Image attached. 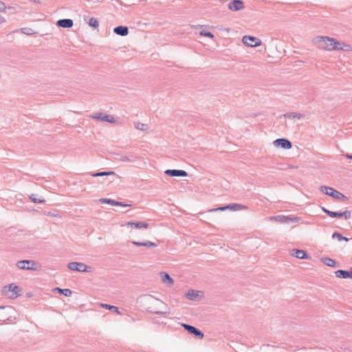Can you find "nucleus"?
<instances>
[{
    "label": "nucleus",
    "mask_w": 352,
    "mask_h": 352,
    "mask_svg": "<svg viewBox=\"0 0 352 352\" xmlns=\"http://www.w3.org/2000/svg\"><path fill=\"white\" fill-rule=\"evenodd\" d=\"M312 42L317 48L324 51H352L351 45L327 36H316Z\"/></svg>",
    "instance_id": "nucleus-1"
},
{
    "label": "nucleus",
    "mask_w": 352,
    "mask_h": 352,
    "mask_svg": "<svg viewBox=\"0 0 352 352\" xmlns=\"http://www.w3.org/2000/svg\"><path fill=\"white\" fill-rule=\"evenodd\" d=\"M21 289L15 284L12 283L2 289V294L8 298L14 299L21 295Z\"/></svg>",
    "instance_id": "nucleus-2"
},
{
    "label": "nucleus",
    "mask_w": 352,
    "mask_h": 352,
    "mask_svg": "<svg viewBox=\"0 0 352 352\" xmlns=\"http://www.w3.org/2000/svg\"><path fill=\"white\" fill-rule=\"evenodd\" d=\"M320 190L322 192H324V194L331 196L336 199L340 200V199L344 198V196L342 193H340V192L333 189V188H330V187H327V186H321Z\"/></svg>",
    "instance_id": "nucleus-3"
},
{
    "label": "nucleus",
    "mask_w": 352,
    "mask_h": 352,
    "mask_svg": "<svg viewBox=\"0 0 352 352\" xmlns=\"http://www.w3.org/2000/svg\"><path fill=\"white\" fill-rule=\"evenodd\" d=\"M242 42L249 47H258L261 45V41L258 38L252 36H244Z\"/></svg>",
    "instance_id": "nucleus-4"
},
{
    "label": "nucleus",
    "mask_w": 352,
    "mask_h": 352,
    "mask_svg": "<svg viewBox=\"0 0 352 352\" xmlns=\"http://www.w3.org/2000/svg\"><path fill=\"white\" fill-rule=\"evenodd\" d=\"M68 267L71 270L78 272H91V267L87 266L82 263L72 262L68 264Z\"/></svg>",
    "instance_id": "nucleus-5"
},
{
    "label": "nucleus",
    "mask_w": 352,
    "mask_h": 352,
    "mask_svg": "<svg viewBox=\"0 0 352 352\" xmlns=\"http://www.w3.org/2000/svg\"><path fill=\"white\" fill-rule=\"evenodd\" d=\"M16 265L19 269L22 270H37L36 264L33 261H21L17 263Z\"/></svg>",
    "instance_id": "nucleus-6"
},
{
    "label": "nucleus",
    "mask_w": 352,
    "mask_h": 352,
    "mask_svg": "<svg viewBox=\"0 0 352 352\" xmlns=\"http://www.w3.org/2000/svg\"><path fill=\"white\" fill-rule=\"evenodd\" d=\"M322 210L331 217H344L346 219H348L351 217V212L348 210L342 212H335L330 211L324 208H322Z\"/></svg>",
    "instance_id": "nucleus-7"
},
{
    "label": "nucleus",
    "mask_w": 352,
    "mask_h": 352,
    "mask_svg": "<svg viewBox=\"0 0 352 352\" xmlns=\"http://www.w3.org/2000/svg\"><path fill=\"white\" fill-rule=\"evenodd\" d=\"M126 226L131 228L148 229L149 224L144 221H128Z\"/></svg>",
    "instance_id": "nucleus-8"
},
{
    "label": "nucleus",
    "mask_w": 352,
    "mask_h": 352,
    "mask_svg": "<svg viewBox=\"0 0 352 352\" xmlns=\"http://www.w3.org/2000/svg\"><path fill=\"white\" fill-rule=\"evenodd\" d=\"M274 146L289 149L292 147L291 142L286 139H277L273 142Z\"/></svg>",
    "instance_id": "nucleus-9"
},
{
    "label": "nucleus",
    "mask_w": 352,
    "mask_h": 352,
    "mask_svg": "<svg viewBox=\"0 0 352 352\" xmlns=\"http://www.w3.org/2000/svg\"><path fill=\"white\" fill-rule=\"evenodd\" d=\"M228 8L232 11H239L244 8L243 3L241 0H234L228 5Z\"/></svg>",
    "instance_id": "nucleus-10"
},
{
    "label": "nucleus",
    "mask_w": 352,
    "mask_h": 352,
    "mask_svg": "<svg viewBox=\"0 0 352 352\" xmlns=\"http://www.w3.org/2000/svg\"><path fill=\"white\" fill-rule=\"evenodd\" d=\"M91 118L94 119L99 120L106 121V122H108L110 123L116 122V120L114 119V118L113 116H109L107 114L97 113L94 116H92Z\"/></svg>",
    "instance_id": "nucleus-11"
},
{
    "label": "nucleus",
    "mask_w": 352,
    "mask_h": 352,
    "mask_svg": "<svg viewBox=\"0 0 352 352\" xmlns=\"http://www.w3.org/2000/svg\"><path fill=\"white\" fill-rule=\"evenodd\" d=\"M13 312L11 308L0 307V321L6 322L10 320L8 314Z\"/></svg>",
    "instance_id": "nucleus-12"
},
{
    "label": "nucleus",
    "mask_w": 352,
    "mask_h": 352,
    "mask_svg": "<svg viewBox=\"0 0 352 352\" xmlns=\"http://www.w3.org/2000/svg\"><path fill=\"white\" fill-rule=\"evenodd\" d=\"M182 326L185 329L188 331L190 333L198 336L199 338L202 339L204 338V333L195 327L186 324H183Z\"/></svg>",
    "instance_id": "nucleus-13"
},
{
    "label": "nucleus",
    "mask_w": 352,
    "mask_h": 352,
    "mask_svg": "<svg viewBox=\"0 0 352 352\" xmlns=\"http://www.w3.org/2000/svg\"><path fill=\"white\" fill-rule=\"evenodd\" d=\"M165 173L170 177H186L187 173L182 170H166Z\"/></svg>",
    "instance_id": "nucleus-14"
},
{
    "label": "nucleus",
    "mask_w": 352,
    "mask_h": 352,
    "mask_svg": "<svg viewBox=\"0 0 352 352\" xmlns=\"http://www.w3.org/2000/svg\"><path fill=\"white\" fill-rule=\"evenodd\" d=\"M56 24L58 27H61V28H69L73 26L74 23L72 19H65L58 20L57 21Z\"/></svg>",
    "instance_id": "nucleus-15"
},
{
    "label": "nucleus",
    "mask_w": 352,
    "mask_h": 352,
    "mask_svg": "<svg viewBox=\"0 0 352 352\" xmlns=\"http://www.w3.org/2000/svg\"><path fill=\"white\" fill-rule=\"evenodd\" d=\"M160 277L162 282L168 286H172L174 283L173 279L166 272H161Z\"/></svg>",
    "instance_id": "nucleus-16"
},
{
    "label": "nucleus",
    "mask_w": 352,
    "mask_h": 352,
    "mask_svg": "<svg viewBox=\"0 0 352 352\" xmlns=\"http://www.w3.org/2000/svg\"><path fill=\"white\" fill-rule=\"evenodd\" d=\"M336 275L338 278H352V268L349 271L338 270L336 272Z\"/></svg>",
    "instance_id": "nucleus-17"
},
{
    "label": "nucleus",
    "mask_w": 352,
    "mask_h": 352,
    "mask_svg": "<svg viewBox=\"0 0 352 352\" xmlns=\"http://www.w3.org/2000/svg\"><path fill=\"white\" fill-rule=\"evenodd\" d=\"M270 221H276L278 223H286L291 220L290 218L284 215H278L274 217H271L270 218Z\"/></svg>",
    "instance_id": "nucleus-18"
},
{
    "label": "nucleus",
    "mask_w": 352,
    "mask_h": 352,
    "mask_svg": "<svg viewBox=\"0 0 352 352\" xmlns=\"http://www.w3.org/2000/svg\"><path fill=\"white\" fill-rule=\"evenodd\" d=\"M243 208H245V206H243L240 204H235L233 205H228V206H226L224 207H220L219 208L214 209V210H224L226 209H232L234 210H241Z\"/></svg>",
    "instance_id": "nucleus-19"
},
{
    "label": "nucleus",
    "mask_w": 352,
    "mask_h": 352,
    "mask_svg": "<svg viewBox=\"0 0 352 352\" xmlns=\"http://www.w3.org/2000/svg\"><path fill=\"white\" fill-rule=\"evenodd\" d=\"M113 31L116 34L121 36H126L129 33L128 28L123 26H118L114 28Z\"/></svg>",
    "instance_id": "nucleus-20"
},
{
    "label": "nucleus",
    "mask_w": 352,
    "mask_h": 352,
    "mask_svg": "<svg viewBox=\"0 0 352 352\" xmlns=\"http://www.w3.org/2000/svg\"><path fill=\"white\" fill-rule=\"evenodd\" d=\"M292 255L298 258H307L308 256L304 250H293Z\"/></svg>",
    "instance_id": "nucleus-21"
},
{
    "label": "nucleus",
    "mask_w": 352,
    "mask_h": 352,
    "mask_svg": "<svg viewBox=\"0 0 352 352\" xmlns=\"http://www.w3.org/2000/svg\"><path fill=\"white\" fill-rule=\"evenodd\" d=\"M53 292H58L59 294H63L65 296H70L72 294V291L69 289H60L56 287L53 289Z\"/></svg>",
    "instance_id": "nucleus-22"
},
{
    "label": "nucleus",
    "mask_w": 352,
    "mask_h": 352,
    "mask_svg": "<svg viewBox=\"0 0 352 352\" xmlns=\"http://www.w3.org/2000/svg\"><path fill=\"white\" fill-rule=\"evenodd\" d=\"M199 292L191 289L186 293V296L190 300H195L199 296Z\"/></svg>",
    "instance_id": "nucleus-23"
},
{
    "label": "nucleus",
    "mask_w": 352,
    "mask_h": 352,
    "mask_svg": "<svg viewBox=\"0 0 352 352\" xmlns=\"http://www.w3.org/2000/svg\"><path fill=\"white\" fill-rule=\"evenodd\" d=\"M100 201L101 203H106V204H109L113 205V206H124V204H122L120 202H118V201H114L113 199H100Z\"/></svg>",
    "instance_id": "nucleus-24"
},
{
    "label": "nucleus",
    "mask_w": 352,
    "mask_h": 352,
    "mask_svg": "<svg viewBox=\"0 0 352 352\" xmlns=\"http://www.w3.org/2000/svg\"><path fill=\"white\" fill-rule=\"evenodd\" d=\"M133 244L137 246H145V247H156V244L155 243L147 241L144 243H140L138 241H133Z\"/></svg>",
    "instance_id": "nucleus-25"
},
{
    "label": "nucleus",
    "mask_w": 352,
    "mask_h": 352,
    "mask_svg": "<svg viewBox=\"0 0 352 352\" xmlns=\"http://www.w3.org/2000/svg\"><path fill=\"white\" fill-rule=\"evenodd\" d=\"M100 306L103 308H105L107 309H109V310H113L115 312H116L118 314H120L119 310H118V308L116 306H113V305H107V304H100Z\"/></svg>",
    "instance_id": "nucleus-26"
},
{
    "label": "nucleus",
    "mask_w": 352,
    "mask_h": 352,
    "mask_svg": "<svg viewBox=\"0 0 352 352\" xmlns=\"http://www.w3.org/2000/svg\"><path fill=\"white\" fill-rule=\"evenodd\" d=\"M89 25L91 27L96 28L98 26V21L96 18H91L89 20Z\"/></svg>",
    "instance_id": "nucleus-27"
},
{
    "label": "nucleus",
    "mask_w": 352,
    "mask_h": 352,
    "mask_svg": "<svg viewBox=\"0 0 352 352\" xmlns=\"http://www.w3.org/2000/svg\"><path fill=\"white\" fill-rule=\"evenodd\" d=\"M324 263L327 265L331 266V267H334L336 265V262L333 259H331V258H325L324 260Z\"/></svg>",
    "instance_id": "nucleus-28"
},
{
    "label": "nucleus",
    "mask_w": 352,
    "mask_h": 352,
    "mask_svg": "<svg viewBox=\"0 0 352 352\" xmlns=\"http://www.w3.org/2000/svg\"><path fill=\"white\" fill-rule=\"evenodd\" d=\"M113 174H114L113 172L110 171V172L97 173L92 174L91 175L93 177H100V176H103V175H113Z\"/></svg>",
    "instance_id": "nucleus-29"
},
{
    "label": "nucleus",
    "mask_w": 352,
    "mask_h": 352,
    "mask_svg": "<svg viewBox=\"0 0 352 352\" xmlns=\"http://www.w3.org/2000/svg\"><path fill=\"white\" fill-rule=\"evenodd\" d=\"M135 127L138 130L144 131L147 129V125L143 123L138 122Z\"/></svg>",
    "instance_id": "nucleus-30"
},
{
    "label": "nucleus",
    "mask_w": 352,
    "mask_h": 352,
    "mask_svg": "<svg viewBox=\"0 0 352 352\" xmlns=\"http://www.w3.org/2000/svg\"><path fill=\"white\" fill-rule=\"evenodd\" d=\"M199 34L201 36H207V37H209L210 38H214V35L211 32H210L201 31V32H200Z\"/></svg>",
    "instance_id": "nucleus-31"
},
{
    "label": "nucleus",
    "mask_w": 352,
    "mask_h": 352,
    "mask_svg": "<svg viewBox=\"0 0 352 352\" xmlns=\"http://www.w3.org/2000/svg\"><path fill=\"white\" fill-rule=\"evenodd\" d=\"M333 237H337L339 240L344 239L345 241H347L348 239L346 237H343L341 234L338 233H334L333 234Z\"/></svg>",
    "instance_id": "nucleus-32"
},
{
    "label": "nucleus",
    "mask_w": 352,
    "mask_h": 352,
    "mask_svg": "<svg viewBox=\"0 0 352 352\" xmlns=\"http://www.w3.org/2000/svg\"><path fill=\"white\" fill-rule=\"evenodd\" d=\"M6 4L0 1V12H3L6 10Z\"/></svg>",
    "instance_id": "nucleus-33"
},
{
    "label": "nucleus",
    "mask_w": 352,
    "mask_h": 352,
    "mask_svg": "<svg viewBox=\"0 0 352 352\" xmlns=\"http://www.w3.org/2000/svg\"><path fill=\"white\" fill-rule=\"evenodd\" d=\"M155 313H156L157 314L168 315V314H169L170 312H169L168 309H166V311H155Z\"/></svg>",
    "instance_id": "nucleus-34"
},
{
    "label": "nucleus",
    "mask_w": 352,
    "mask_h": 352,
    "mask_svg": "<svg viewBox=\"0 0 352 352\" xmlns=\"http://www.w3.org/2000/svg\"><path fill=\"white\" fill-rule=\"evenodd\" d=\"M32 199V201L34 203H43L45 201L44 199H36V198H31Z\"/></svg>",
    "instance_id": "nucleus-35"
},
{
    "label": "nucleus",
    "mask_w": 352,
    "mask_h": 352,
    "mask_svg": "<svg viewBox=\"0 0 352 352\" xmlns=\"http://www.w3.org/2000/svg\"><path fill=\"white\" fill-rule=\"evenodd\" d=\"M346 157L352 160V156H351V155H346Z\"/></svg>",
    "instance_id": "nucleus-36"
},
{
    "label": "nucleus",
    "mask_w": 352,
    "mask_h": 352,
    "mask_svg": "<svg viewBox=\"0 0 352 352\" xmlns=\"http://www.w3.org/2000/svg\"><path fill=\"white\" fill-rule=\"evenodd\" d=\"M351 104H352V97H351Z\"/></svg>",
    "instance_id": "nucleus-37"
}]
</instances>
